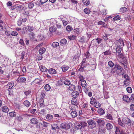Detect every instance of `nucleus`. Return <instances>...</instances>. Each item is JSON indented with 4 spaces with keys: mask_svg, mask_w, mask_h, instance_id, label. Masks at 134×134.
<instances>
[{
    "mask_svg": "<svg viewBox=\"0 0 134 134\" xmlns=\"http://www.w3.org/2000/svg\"><path fill=\"white\" fill-rule=\"evenodd\" d=\"M89 64V63L87 62L86 59H83L78 70L81 72H83L84 70H86V68L88 67Z\"/></svg>",
    "mask_w": 134,
    "mask_h": 134,
    "instance_id": "1",
    "label": "nucleus"
},
{
    "mask_svg": "<svg viewBox=\"0 0 134 134\" xmlns=\"http://www.w3.org/2000/svg\"><path fill=\"white\" fill-rule=\"evenodd\" d=\"M114 69H115L116 73L118 75H121L123 73L122 71L124 70L120 65L118 64H116Z\"/></svg>",
    "mask_w": 134,
    "mask_h": 134,
    "instance_id": "2",
    "label": "nucleus"
},
{
    "mask_svg": "<svg viewBox=\"0 0 134 134\" xmlns=\"http://www.w3.org/2000/svg\"><path fill=\"white\" fill-rule=\"evenodd\" d=\"M122 121L124 124H126L129 126H131V120L127 116H123L122 117Z\"/></svg>",
    "mask_w": 134,
    "mask_h": 134,
    "instance_id": "3",
    "label": "nucleus"
},
{
    "mask_svg": "<svg viewBox=\"0 0 134 134\" xmlns=\"http://www.w3.org/2000/svg\"><path fill=\"white\" fill-rule=\"evenodd\" d=\"M72 125V123H71L68 124H67L65 123H63L60 125V127L61 129L67 130L71 127Z\"/></svg>",
    "mask_w": 134,
    "mask_h": 134,
    "instance_id": "4",
    "label": "nucleus"
},
{
    "mask_svg": "<svg viewBox=\"0 0 134 134\" xmlns=\"http://www.w3.org/2000/svg\"><path fill=\"white\" fill-rule=\"evenodd\" d=\"M118 60L122 65L124 66V68L125 69L127 68V64L128 62L126 59H118Z\"/></svg>",
    "mask_w": 134,
    "mask_h": 134,
    "instance_id": "5",
    "label": "nucleus"
},
{
    "mask_svg": "<svg viewBox=\"0 0 134 134\" xmlns=\"http://www.w3.org/2000/svg\"><path fill=\"white\" fill-rule=\"evenodd\" d=\"M87 122L88 124L89 127L91 128H93L96 125V124L93 120H89L87 121Z\"/></svg>",
    "mask_w": 134,
    "mask_h": 134,
    "instance_id": "6",
    "label": "nucleus"
},
{
    "mask_svg": "<svg viewBox=\"0 0 134 134\" xmlns=\"http://www.w3.org/2000/svg\"><path fill=\"white\" fill-rule=\"evenodd\" d=\"M42 82V80L38 79H35V80L32 82V84H34L37 85H40L41 84Z\"/></svg>",
    "mask_w": 134,
    "mask_h": 134,
    "instance_id": "7",
    "label": "nucleus"
},
{
    "mask_svg": "<svg viewBox=\"0 0 134 134\" xmlns=\"http://www.w3.org/2000/svg\"><path fill=\"white\" fill-rule=\"evenodd\" d=\"M82 128V127L81 123L78 122H76L75 124V126L73 130H75V129L76 130L80 129Z\"/></svg>",
    "mask_w": 134,
    "mask_h": 134,
    "instance_id": "8",
    "label": "nucleus"
},
{
    "mask_svg": "<svg viewBox=\"0 0 134 134\" xmlns=\"http://www.w3.org/2000/svg\"><path fill=\"white\" fill-rule=\"evenodd\" d=\"M117 46H123L124 45V43L123 40L121 38H120L119 40L117 41Z\"/></svg>",
    "mask_w": 134,
    "mask_h": 134,
    "instance_id": "9",
    "label": "nucleus"
},
{
    "mask_svg": "<svg viewBox=\"0 0 134 134\" xmlns=\"http://www.w3.org/2000/svg\"><path fill=\"white\" fill-rule=\"evenodd\" d=\"M96 121L99 126H101L104 125V123L103 120H102L101 119H98L96 120Z\"/></svg>",
    "mask_w": 134,
    "mask_h": 134,
    "instance_id": "10",
    "label": "nucleus"
},
{
    "mask_svg": "<svg viewBox=\"0 0 134 134\" xmlns=\"http://www.w3.org/2000/svg\"><path fill=\"white\" fill-rule=\"evenodd\" d=\"M105 55H107L109 57V58L110 59H111L112 57H110L113 56H114V55L113 54H112L111 53V52L110 51L108 50L107 51L103 53Z\"/></svg>",
    "mask_w": 134,
    "mask_h": 134,
    "instance_id": "11",
    "label": "nucleus"
},
{
    "mask_svg": "<svg viewBox=\"0 0 134 134\" xmlns=\"http://www.w3.org/2000/svg\"><path fill=\"white\" fill-rule=\"evenodd\" d=\"M2 110L3 112L7 113L9 111V109L7 107L4 106L2 108Z\"/></svg>",
    "mask_w": 134,
    "mask_h": 134,
    "instance_id": "12",
    "label": "nucleus"
},
{
    "mask_svg": "<svg viewBox=\"0 0 134 134\" xmlns=\"http://www.w3.org/2000/svg\"><path fill=\"white\" fill-rule=\"evenodd\" d=\"M71 95L72 97L74 98L77 97L79 95V92L76 91H74L71 93Z\"/></svg>",
    "mask_w": 134,
    "mask_h": 134,
    "instance_id": "13",
    "label": "nucleus"
},
{
    "mask_svg": "<svg viewBox=\"0 0 134 134\" xmlns=\"http://www.w3.org/2000/svg\"><path fill=\"white\" fill-rule=\"evenodd\" d=\"M123 100L125 102H130V98L127 96L125 95L123 96Z\"/></svg>",
    "mask_w": 134,
    "mask_h": 134,
    "instance_id": "14",
    "label": "nucleus"
},
{
    "mask_svg": "<svg viewBox=\"0 0 134 134\" xmlns=\"http://www.w3.org/2000/svg\"><path fill=\"white\" fill-rule=\"evenodd\" d=\"M74 31L75 34H77V35L79 34L81 32L80 29L79 28L74 29Z\"/></svg>",
    "mask_w": 134,
    "mask_h": 134,
    "instance_id": "15",
    "label": "nucleus"
},
{
    "mask_svg": "<svg viewBox=\"0 0 134 134\" xmlns=\"http://www.w3.org/2000/svg\"><path fill=\"white\" fill-rule=\"evenodd\" d=\"M61 68L63 71V72H65L68 69L69 67L68 66L63 65L62 66Z\"/></svg>",
    "mask_w": 134,
    "mask_h": 134,
    "instance_id": "16",
    "label": "nucleus"
},
{
    "mask_svg": "<svg viewBox=\"0 0 134 134\" xmlns=\"http://www.w3.org/2000/svg\"><path fill=\"white\" fill-rule=\"evenodd\" d=\"M30 122L33 124H36L38 123V121L36 118L32 119L30 120Z\"/></svg>",
    "mask_w": 134,
    "mask_h": 134,
    "instance_id": "17",
    "label": "nucleus"
},
{
    "mask_svg": "<svg viewBox=\"0 0 134 134\" xmlns=\"http://www.w3.org/2000/svg\"><path fill=\"white\" fill-rule=\"evenodd\" d=\"M113 127L112 124L110 123H108L106 125V128L108 130H110L112 129Z\"/></svg>",
    "mask_w": 134,
    "mask_h": 134,
    "instance_id": "18",
    "label": "nucleus"
},
{
    "mask_svg": "<svg viewBox=\"0 0 134 134\" xmlns=\"http://www.w3.org/2000/svg\"><path fill=\"white\" fill-rule=\"evenodd\" d=\"M26 79L24 77H20L19 78L18 81L20 83H24L26 81Z\"/></svg>",
    "mask_w": 134,
    "mask_h": 134,
    "instance_id": "19",
    "label": "nucleus"
},
{
    "mask_svg": "<svg viewBox=\"0 0 134 134\" xmlns=\"http://www.w3.org/2000/svg\"><path fill=\"white\" fill-rule=\"evenodd\" d=\"M24 105L27 107H29L30 105V103L27 100H26L24 101L23 102Z\"/></svg>",
    "mask_w": 134,
    "mask_h": 134,
    "instance_id": "20",
    "label": "nucleus"
},
{
    "mask_svg": "<svg viewBox=\"0 0 134 134\" xmlns=\"http://www.w3.org/2000/svg\"><path fill=\"white\" fill-rule=\"evenodd\" d=\"M70 114L72 117L74 118L76 117L77 115V112L75 110H72Z\"/></svg>",
    "mask_w": 134,
    "mask_h": 134,
    "instance_id": "21",
    "label": "nucleus"
},
{
    "mask_svg": "<svg viewBox=\"0 0 134 134\" xmlns=\"http://www.w3.org/2000/svg\"><path fill=\"white\" fill-rule=\"evenodd\" d=\"M98 113L100 115H103L105 113L104 110L101 108L99 109L98 110Z\"/></svg>",
    "mask_w": 134,
    "mask_h": 134,
    "instance_id": "22",
    "label": "nucleus"
},
{
    "mask_svg": "<svg viewBox=\"0 0 134 134\" xmlns=\"http://www.w3.org/2000/svg\"><path fill=\"white\" fill-rule=\"evenodd\" d=\"M46 49L44 48H42L39 50V53L40 54H43L46 51Z\"/></svg>",
    "mask_w": 134,
    "mask_h": 134,
    "instance_id": "23",
    "label": "nucleus"
},
{
    "mask_svg": "<svg viewBox=\"0 0 134 134\" xmlns=\"http://www.w3.org/2000/svg\"><path fill=\"white\" fill-rule=\"evenodd\" d=\"M114 128L115 130V133L116 134H119L120 133V131L121 129L120 127L115 126Z\"/></svg>",
    "mask_w": 134,
    "mask_h": 134,
    "instance_id": "24",
    "label": "nucleus"
},
{
    "mask_svg": "<svg viewBox=\"0 0 134 134\" xmlns=\"http://www.w3.org/2000/svg\"><path fill=\"white\" fill-rule=\"evenodd\" d=\"M48 72L50 74H55L56 72L55 70L53 68L49 69Z\"/></svg>",
    "mask_w": 134,
    "mask_h": 134,
    "instance_id": "25",
    "label": "nucleus"
},
{
    "mask_svg": "<svg viewBox=\"0 0 134 134\" xmlns=\"http://www.w3.org/2000/svg\"><path fill=\"white\" fill-rule=\"evenodd\" d=\"M40 68L42 71L45 72L47 71V69L42 65L40 66Z\"/></svg>",
    "mask_w": 134,
    "mask_h": 134,
    "instance_id": "26",
    "label": "nucleus"
},
{
    "mask_svg": "<svg viewBox=\"0 0 134 134\" xmlns=\"http://www.w3.org/2000/svg\"><path fill=\"white\" fill-rule=\"evenodd\" d=\"M121 47L120 46H118L116 48V52L119 53L121 52Z\"/></svg>",
    "mask_w": 134,
    "mask_h": 134,
    "instance_id": "27",
    "label": "nucleus"
},
{
    "mask_svg": "<svg viewBox=\"0 0 134 134\" xmlns=\"http://www.w3.org/2000/svg\"><path fill=\"white\" fill-rule=\"evenodd\" d=\"M67 41L65 39H62L60 41V45L63 46L65 44L67 43Z\"/></svg>",
    "mask_w": 134,
    "mask_h": 134,
    "instance_id": "28",
    "label": "nucleus"
},
{
    "mask_svg": "<svg viewBox=\"0 0 134 134\" xmlns=\"http://www.w3.org/2000/svg\"><path fill=\"white\" fill-rule=\"evenodd\" d=\"M65 78L64 77H61L60 79L59 80V85H62L63 83H64Z\"/></svg>",
    "mask_w": 134,
    "mask_h": 134,
    "instance_id": "29",
    "label": "nucleus"
},
{
    "mask_svg": "<svg viewBox=\"0 0 134 134\" xmlns=\"http://www.w3.org/2000/svg\"><path fill=\"white\" fill-rule=\"evenodd\" d=\"M70 82L68 80L66 79L65 78L64 84L67 86H69L70 85Z\"/></svg>",
    "mask_w": 134,
    "mask_h": 134,
    "instance_id": "30",
    "label": "nucleus"
},
{
    "mask_svg": "<svg viewBox=\"0 0 134 134\" xmlns=\"http://www.w3.org/2000/svg\"><path fill=\"white\" fill-rule=\"evenodd\" d=\"M49 30L50 32H53L56 31V27L54 26H52L49 28Z\"/></svg>",
    "mask_w": 134,
    "mask_h": 134,
    "instance_id": "31",
    "label": "nucleus"
},
{
    "mask_svg": "<svg viewBox=\"0 0 134 134\" xmlns=\"http://www.w3.org/2000/svg\"><path fill=\"white\" fill-rule=\"evenodd\" d=\"M120 12L122 13H124L126 12L127 10V8L126 7H122L120 8Z\"/></svg>",
    "mask_w": 134,
    "mask_h": 134,
    "instance_id": "32",
    "label": "nucleus"
},
{
    "mask_svg": "<svg viewBox=\"0 0 134 134\" xmlns=\"http://www.w3.org/2000/svg\"><path fill=\"white\" fill-rule=\"evenodd\" d=\"M52 128L53 129L55 130L57 129H59V127H58L57 124H54L52 125Z\"/></svg>",
    "mask_w": 134,
    "mask_h": 134,
    "instance_id": "33",
    "label": "nucleus"
},
{
    "mask_svg": "<svg viewBox=\"0 0 134 134\" xmlns=\"http://www.w3.org/2000/svg\"><path fill=\"white\" fill-rule=\"evenodd\" d=\"M51 88L50 86L48 84L44 86V89L47 91H49L50 90Z\"/></svg>",
    "mask_w": 134,
    "mask_h": 134,
    "instance_id": "34",
    "label": "nucleus"
},
{
    "mask_svg": "<svg viewBox=\"0 0 134 134\" xmlns=\"http://www.w3.org/2000/svg\"><path fill=\"white\" fill-rule=\"evenodd\" d=\"M66 29L68 31L70 32L73 29L71 26L68 25L66 26Z\"/></svg>",
    "mask_w": 134,
    "mask_h": 134,
    "instance_id": "35",
    "label": "nucleus"
},
{
    "mask_svg": "<svg viewBox=\"0 0 134 134\" xmlns=\"http://www.w3.org/2000/svg\"><path fill=\"white\" fill-rule=\"evenodd\" d=\"M81 81V86L82 87H85L86 86L87 83L86 81L85 80H82Z\"/></svg>",
    "mask_w": 134,
    "mask_h": 134,
    "instance_id": "36",
    "label": "nucleus"
},
{
    "mask_svg": "<svg viewBox=\"0 0 134 134\" xmlns=\"http://www.w3.org/2000/svg\"><path fill=\"white\" fill-rule=\"evenodd\" d=\"M29 35L31 40H33L35 38V35L34 33L30 32L29 34Z\"/></svg>",
    "mask_w": 134,
    "mask_h": 134,
    "instance_id": "37",
    "label": "nucleus"
},
{
    "mask_svg": "<svg viewBox=\"0 0 134 134\" xmlns=\"http://www.w3.org/2000/svg\"><path fill=\"white\" fill-rule=\"evenodd\" d=\"M14 85V83L13 82H10L7 84V86L9 87L8 88L12 89V87Z\"/></svg>",
    "mask_w": 134,
    "mask_h": 134,
    "instance_id": "38",
    "label": "nucleus"
},
{
    "mask_svg": "<svg viewBox=\"0 0 134 134\" xmlns=\"http://www.w3.org/2000/svg\"><path fill=\"white\" fill-rule=\"evenodd\" d=\"M52 46L54 48H56L59 46V43L56 42H54L53 43Z\"/></svg>",
    "mask_w": 134,
    "mask_h": 134,
    "instance_id": "39",
    "label": "nucleus"
},
{
    "mask_svg": "<svg viewBox=\"0 0 134 134\" xmlns=\"http://www.w3.org/2000/svg\"><path fill=\"white\" fill-rule=\"evenodd\" d=\"M82 2L84 5H87L90 4L89 0H83Z\"/></svg>",
    "mask_w": 134,
    "mask_h": 134,
    "instance_id": "40",
    "label": "nucleus"
},
{
    "mask_svg": "<svg viewBox=\"0 0 134 134\" xmlns=\"http://www.w3.org/2000/svg\"><path fill=\"white\" fill-rule=\"evenodd\" d=\"M46 118L48 120H51L53 118V116L51 114H47L46 116Z\"/></svg>",
    "mask_w": 134,
    "mask_h": 134,
    "instance_id": "41",
    "label": "nucleus"
},
{
    "mask_svg": "<svg viewBox=\"0 0 134 134\" xmlns=\"http://www.w3.org/2000/svg\"><path fill=\"white\" fill-rule=\"evenodd\" d=\"M93 104L94 106L97 108H98L100 106V104L98 102H96Z\"/></svg>",
    "mask_w": 134,
    "mask_h": 134,
    "instance_id": "42",
    "label": "nucleus"
},
{
    "mask_svg": "<svg viewBox=\"0 0 134 134\" xmlns=\"http://www.w3.org/2000/svg\"><path fill=\"white\" fill-rule=\"evenodd\" d=\"M84 11L86 14H89L91 12L89 9L87 8H85Z\"/></svg>",
    "mask_w": 134,
    "mask_h": 134,
    "instance_id": "43",
    "label": "nucleus"
},
{
    "mask_svg": "<svg viewBox=\"0 0 134 134\" xmlns=\"http://www.w3.org/2000/svg\"><path fill=\"white\" fill-rule=\"evenodd\" d=\"M34 6V4L32 2L29 3L28 4V8L30 9H32Z\"/></svg>",
    "mask_w": 134,
    "mask_h": 134,
    "instance_id": "44",
    "label": "nucleus"
},
{
    "mask_svg": "<svg viewBox=\"0 0 134 134\" xmlns=\"http://www.w3.org/2000/svg\"><path fill=\"white\" fill-rule=\"evenodd\" d=\"M9 115L12 117H14L15 116V113L14 111L10 112L9 113Z\"/></svg>",
    "mask_w": 134,
    "mask_h": 134,
    "instance_id": "45",
    "label": "nucleus"
},
{
    "mask_svg": "<svg viewBox=\"0 0 134 134\" xmlns=\"http://www.w3.org/2000/svg\"><path fill=\"white\" fill-rule=\"evenodd\" d=\"M120 19V17L119 15L115 16L113 18V20L114 21L119 20Z\"/></svg>",
    "mask_w": 134,
    "mask_h": 134,
    "instance_id": "46",
    "label": "nucleus"
},
{
    "mask_svg": "<svg viewBox=\"0 0 134 134\" xmlns=\"http://www.w3.org/2000/svg\"><path fill=\"white\" fill-rule=\"evenodd\" d=\"M17 9L19 11L22 10H24V7L22 5H19L17 7Z\"/></svg>",
    "mask_w": 134,
    "mask_h": 134,
    "instance_id": "47",
    "label": "nucleus"
},
{
    "mask_svg": "<svg viewBox=\"0 0 134 134\" xmlns=\"http://www.w3.org/2000/svg\"><path fill=\"white\" fill-rule=\"evenodd\" d=\"M106 118H107L109 119L110 120H112L113 118L111 115L109 114H108L106 115Z\"/></svg>",
    "mask_w": 134,
    "mask_h": 134,
    "instance_id": "48",
    "label": "nucleus"
},
{
    "mask_svg": "<svg viewBox=\"0 0 134 134\" xmlns=\"http://www.w3.org/2000/svg\"><path fill=\"white\" fill-rule=\"evenodd\" d=\"M69 88L70 90H75V86L72 84H71L69 87Z\"/></svg>",
    "mask_w": 134,
    "mask_h": 134,
    "instance_id": "49",
    "label": "nucleus"
},
{
    "mask_svg": "<svg viewBox=\"0 0 134 134\" xmlns=\"http://www.w3.org/2000/svg\"><path fill=\"white\" fill-rule=\"evenodd\" d=\"M122 76L123 77L126 79V80H129V77L127 75L125 74L122 73Z\"/></svg>",
    "mask_w": 134,
    "mask_h": 134,
    "instance_id": "50",
    "label": "nucleus"
},
{
    "mask_svg": "<svg viewBox=\"0 0 134 134\" xmlns=\"http://www.w3.org/2000/svg\"><path fill=\"white\" fill-rule=\"evenodd\" d=\"M11 35L12 36H16L18 35V33L16 31H14L11 32Z\"/></svg>",
    "mask_w": 134,
    "mask_h": 134,
    "instance_id": "51",
    "label": "nucleus"
},
{
    "mask_svg": "<svg viewBox=\"0 0 134 134\" xmlns=\"http://www.w3.org/2000/svg\"><path fill=\"white\" fill-rule=\"evenodd\" d=\"M29 110L30 111V112L32 114H34L37 113V110L36 109H30Z\"/></svg>",
    "mask_w": 134,
    "mask_h": 134,
    "instance_id": "52",
    "label": "nucleus"
},
{
    "mask_svg": "<svg viewBox=\"0 0 134 134\" xmlns=\"http://www.w3.org/2000/svg\"><path fill=\"white\" fill-rule=\"evenodd\" d=\"M118 124L121 126L124 127L125 126L124 124L120 120H118Z\"/></svg>",
    "mask_w": 134,
    "mask_h": 134,
    "instance_id": "53",
    "label": "nucleus"
},
{
    "mask_svg": "<svg viewBox=\"0 0 134 134\" xmlns=\"http://www.w3.org/2000/svg\"><path fill=\"white\" fill-rule=\"evenodd\" d=\"M96 99L95 98L92 97L91 99L90 103L91 104H93L96 102Z\"/></svg>",
    "mask_w": 134,
    "mask_h": 134,
    "instance_id": "54",
    "label": "nucleus"
},
{
    "mask_svg": "<svg viewBox=\"0 0 134 134\" xmlns=\"http://www.w3.org/2000/svg\"><path fill=\"white\" fill-rule=\"evenodd\" d=\"M4 25L3 22L1 20H0V30L3 29Z\"/></svg>",
    "mask_w": 134,
    "mask_h": 134,
    "instance_id": "55",
    "label": "nucleus"
},
{
    "mask_svg": "<svg viewBox=\"0 0 134 134\" xmlns=\"http://www.w3.org/2000/svg\"><path fill=\"white\" fill-rule=\"evenodd\" d=\"M40 113L43 115H44L46 114V111L44 109H43L41 110Z\"/></svg>",
    "mask_w": 134,
    "mask_h": 134,
    "instance_id": "56",
    "label": "nucleus"
},
{
    "mask_svg": "<svg viewBox=\"0 0 134 134\" xmlns=\"http://www.w3.org/2000/svg\"><path fill=\"white\" fill-rule=\"evenodd\" d=\"M31 92V91L28 90L27 91H25L24 92V94L26 96L30 94Z\"/></svg>",
    "mask_w": 134,
    "mask_h": 134,
    "instance_id": "57",
    "label": "nucleus"
},
{
    "mask_svg": "<svg viewBox=\"0 0 134 134\" xmlns=\"http://www.w3.org/2000/svg\"><path fill=\"white\" fill-rule=\"evenodd\" d=\"M80 123L82 127H84L85 126H87V123L85 122H82Z\"/></svg>",
    "mask_w": 134,
    "mask_h": 134,
    "instance_id": "58",
    "label": "nucleus"
},
{
    "mask_svg": "<svg viewBox=\"0 0 134 134\" xmlns=\"http://www.w3.org/2000/svg\"><path fill=\"white\" fill-rule=\"evenodd\" d=\"M127 92L129 93H131L132 92V89L130 87H128L126 88Z\"/></svg>",
    "mask_w": 134,
    "mask_h": 134,
    "instance_id": "59",
    "label": "nucleus"
},
{
    "mask_svg": "<svg viewBox=\"0 0 134 134\" xmlns=\"http://www.w3.org/2000/svg\"><path fill=\"white\" fill-rule=\"evenodd\" d=\"M108 64L111 67H113L114 65V63L113 62L110 61L108 62Z\"/></svg>",
    "mask_w": 134,
    "mask_h": 134,
    "instance_id": "60",
    "label": "nucleus"
},
{
    "mask_svg": "<svg viewBox=\"0 0 134 134\" xmlns=\"http://www.w3.org/2000/svg\"><path fill=\"white\" fill-rule=\"evenodd\" d=\"M80 41L81 42H85L86 41L84 38L83 36L81 37L80 38Z\"/></svg>",
    "mask_w": 134,
    "mask_h": 134,
    "instance_id": "61",
    "label": "nucleus"
},
{
    "mask_svg": "<svg viewBox=\"0 0 134 134\" xmlns=\"http://www.w3.org/2000/svg\"><path fill=\"white\" fill-rule=\"evenodd\" d=\"M126 46L128 49L130 48L131 47V43L129 42H127L126 43Z\"/></svg>",
    "mask_w": 134,
    "mask_h": 134,
    "instance_id": "62",
    "label": "nucleus"
},
{
    "mask_svg": "<svg viewBox=\"0 0 134 134\" xmlns=\"http://www.w3.org/2000/svg\"><path fill=\"white\" fill-rule=\"evenodd\" d=\"M37 38H38V40H41L43 39V36L41 35H38L37 36Z\"/></svg>",
    "mask_w": 134,
    "mask_h": 134,
    "instance_id": "63",
    "label": "nucleus"
},
{
    "mask_svg": "<svg viewBox=\"0 0 134 134\" xmlns=\"http://www.w3.org/2000/svg\"><path fill=\"white\" fill-rule=\"evenodd\" d=\"M130 109L131 111H133L134 110V105L132 104H131L130 105Z\"/></svg>",
    "mask_w": 134,
    "mask_h": 134,
    "instance_id": "64",
    "label": "nucleus"
}]
</instances>
